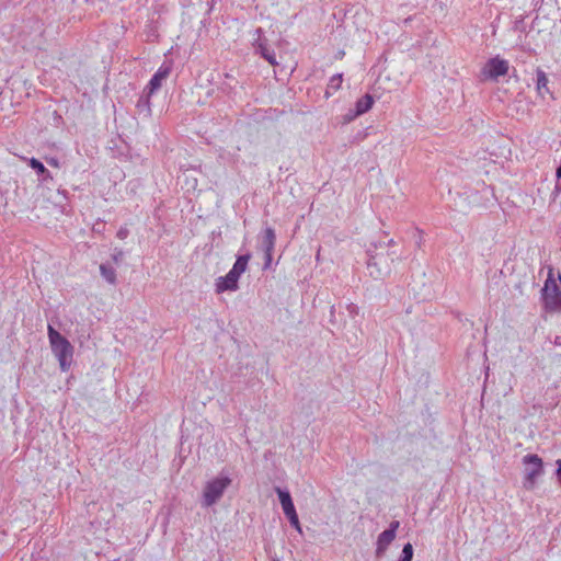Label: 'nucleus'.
I'll list each match as a JSON object with an SVG mask.
<instances>
[{"label": "nucleus", "instance_id": "obj_1", "mask_svg": "<svg viewBox=\"0 0 561 561\" xmlns=\"http://www.w3.org/2000/svg\"><path fill=\"white\" fill-rule=\"evenodd\" d=\"M48 340L53 354L58 359L60 369L66 373L70 369L73 357V346L50 324L47 328Z\"/></svg>", "mask_w": 561, "mask_h": 561}, {"label": "nucleus", "instance_id": "obj_2", "mask_svg": "<svg viewBox=\"0 0 561 561\" xmlns=\"http://www.w3.org/2000/svg\"><path fill=\"white\" fill-rule=\"evenodd\" d=\"M249 261V254L240 255L228 274L216 280V291L221 294L227 290H237L239 278L245 272Z\"/></svg>", "mask_w": 561, "mask_h": 561}, {"label": "nucleus", "instance_id": "obj_3", "mask_svg": "<svg viewBox=\"0 0 561 561\" xmlns=\"http://www.w3.org/2000/svg\"><path fill=\"white\" fill-rule=\"evenodd\" d=\"M543 300L546 308L551 311L561 310V275L554 277L553 270H549L543 287Z\"/></svg>", "mask_w": 561, "mask_h": 561}, {"label": "nucleus", "instance_id": "obj_4", "mask_svg": "<svg viewBox=\"0 0 561 561\" xmlns=\"http://www.w3.org/2000/svg\"><path fill=\"white\" fill-rule=\"evenodd\" d=\"M256 47L261 56L268 61L270 65H278L277 56L282 59V51L284 49V43L280 39L270 42L267 37H259Z\"/></svg>", "mask_w": 561, "mask_h": 561}, {"label": "nucleus", "instance_id": "obj_5", "mask_svg": "<svg viewBox=\"0 0 561 561\" xmlns=\"http://www.w3.org/2000/svg\"><path fill=\"white\" fill-rule=\"evenodd\" d=\"M230 482L231 480L227 477L216 478L207 482L203 492L204 505L211 506L215 504L221 497Z\"/></svg>", "mask_w": 561, "mask_h": 561}, {"label": "nucleus", "instance_id": "obj_6", "mask_svg": "<svg viewBox=\"0 0 561 561\" xmlns=\"http://www.w3.org/2000/svg\"><path fill=\"white\" fill-rule=\"evenodd\" d=\"M510 69L508 61L499 56L489 59L481 69L482 80H497L507 75Z\"/></svg>", "mask_w": 561, "mask_h": 561}, {"label": "nucleus", "instance_id": "obj_7", "mask_svg": "<svg viewBox=\"0 0 561 561\" xmlns=\"http://www.w3.org/2000/svg\"><path fill=\"white\" fill-rule=\"evenodd\" d=\"M523 463L525 465V486L531 489L542 473V460L537 455H526L523 458Z\"/></svg>", "mask_w": 561, "mask_h": 561}, {"label": "nucleus", "instance_id": "obj_8", "mask_svg": "<svg viewBox=\"0 0 561 561\" xmlns=\"http://www.w3.org/2000/svg\"><path fill=\"white\" fill-rule=\"evenodd\" d=\"M351 11H346L343 14L342 24L337 27V33L341 35L345 33L346 35H352L355 33H359L362 30L357 25L358 21L363 20V15L359 12H355L354 14H350Z\"/></svg>", "mask_w": 561, "mask_h": 561}, {"label": "nucleus", "instance_id": "obj_9", "mask_svg": "<svg viewBox=\"0 0 561 561\" xmlns=\"http://www.w3.org/2000/svg\"><path fill=\"white\" fill-rule=\"evenodd\" d=\"M369 273L373 277H382L390 272L388 255L378 253L368 262Z\"/></svg>", "mask_w": 561, "mask_h": 561}, {"label": "nucleus", "instance_id": "obj_10", "mask_svg": "<svg viewBox=\"0 0 561 561\" xmlns=\"http://www.w3.org/2000/svg\"><path fill=\"white\" fill-rule=\"evenodd\" d=\"M172 70L171 64H163L159 67L157 72L153 75L151 80L147 85L148 96L152 95L156 91H158L162 83L168 79Z\"/></svg>", "mask_w": 561, "mask_h": 561}, {"label": "nucleus", "instance_id": "obj_11", "mask_svg": "<svg viewBox=\"0 0 561 561\" xmlns=\"http://www.w3.org/2000/svg\"><path fill=\"white\" fill-rule=\"evenodd\" d=\"M399 527V522H392L390 525V528L382 531L377 540V554L383 553L388 546L396 538V530Z\"/></svg>", "mask_w": 561, "mask_h": 561}, {"label": "nucleus", "instance_id": "obj_12", "mask_svg": "<svg viewBox=\"0 0 561 561\" xmlns=\"http://www.w3.org/2000/svg\"><path fill=\"white\" fill-rule=\"evenodd\" d=\"M548 82L549 80L547 75L541 69H537L536 90L540 96H543L546 93H550Z\"/></svg>", "mask_w": 561, "mask_h": 561}, {"label": "nucleus", "instance_id": "obj_13", "mask_svg": "<svg viewBox=\"0 0 561 561\" xmlns=\"http://www.w3.org/2000/svg\"><path fill=\"white\" fill-rule=\"evenodd\" d=\"M275 232L272 228H267L264 231V243H265V252L267 260L271 261L272 252L275 245Z\"/></svg>", "mask_w": 561, "mask_h": 561}, {"label": "nucleus", "instance_id": "obj_14", "mask_svg": "<svg viewBox=\"0 0 561 561\" xmlns=\"http://www.w3.org/2000/svg\"><path fill=\"white\" fill-rule=\"evenodd\" d=\"M374 104V99L370 94H366L356 102V115H362L368 112Z\"/></svg>", "mask_w": 561, "mask_h": 561}, {"label": "nucleus", "instance_id": "obj_15", "mask_svg": "<svg viewBox=\"0 0 561 561\" xmlns=\"http://www.w3.org/2000/svg\"><path fill=\"white\" fill-rule=\"evenodd\" d=\"M342 81H343V77L341 73L331 77V79L328 83L327 92H325L327 95L329 96L332 93L336 92L341 88Z\"/></svg>", "mask_w": 561, "mask_h": 561}, {"label": "nucleus", "instance_id": "obj_16", "mask_svg": "<svg viewBox=\"0 0 561 561\" xmlns=\"http://www.w3.org/2000/svg\"><path fill=\"white\" fill-rule=\"evenodd\" d=\"M100 271H101V274L102 276L110 283V284H114L115 283V279H116V273L114 271V268L112 267H107L105 265H101L100 266Z\"/></svg>", "mask_w": 561, "mask_h": 561}, {"label": "nucleus", "instance_id": "obj_17", "mask_svg": "<svg viewBox=\"0 0 561 561\" xmlns=\"http://www.w3.org/2000/svg\"><path fill=\"white\" fill-rule=\"evenodd\" d=\"M413 558V547L411 543H407L403 547L402 556L398 561H412Z\"/></svg>", "mask_w": 561, "mask_h": 561}, {"label": "nucleus", "instance_id": "obj_18", "mask_svg": "<svg viewBox=\"0 0 561 561\" xmlns=\"http://www.w3.org/2000/svg\"><path fill=\"white\" fill-rule=\"evenodd\" d=\"M30 165H31L34 170H36V171H37V173H39V174H44V173H46V172H47V170H46V168L44 167V164H43L39 160H37V159H35V158L30 159Z\"/></svg>", "mask_w": 561, "mask_h": 561}, {"label": "nucleus", "instance_id": "obj_19", "mask_svg": "<svg viewBox=\"0 0 561 561\" xmlns=\"http://www.w3.org/2000/svg\"><path fill=\"white\" fill-rule=\"evenodd\" d=\"M278 497L280 501L282 506L293 503L290 494L288 492L282 491L280 489H277Z\"/></svg>", "mask_w": 561, "mask_h": 561}, {"label": "nucleus", "instance_id": "obj_20", "mask_svg": "<svg viewBox=\"0 0 561 561\" xmlns=\"http://www.w3.org/2000/svg\"><path fill=\"white\" fill-rule=\"evenodd\" d=\"M291 526L299 533V534H302V528L300 526V523H299V518H298V515L297 513L293 516H289L288 517Z\"/></svg>", "mask_w": 561, "mask_h": 561}, {"label": "nucleus", "instance_id": "obj_21", "mask_svg": "<svg viewBox=\"0 0 561 561\" xmlns=\"http://www.w3.org/2000/svg\"><path fill=\"white\" fill-rule=\"evenodd\" d=\"M283 511H284V514L289 517V516H293L296 514V510H295V506H294V503H290L287 505H283Z\"/></svg>", "mask_w": 561, "mask_h": 561}, {"label": "nucleus", "instance_id": "obj_22", "mask_svg": "<svg viewBox=\"0 0 561 561\" xmlns=\"http://www.w3.org/2000/svg\"><path fill=\"white\" fill-rule=\"evenodd\" d=\"M558 478L561 482V460H558V471H557Z\"/></svg>", "mask_w": 561, "mask_h": 561}, {"label": "nucleus", "instance_id": "obj_23", "mask_svg": "<svg viewBox=\"0 0 561 561\" xmlns=\"http://www.w3.org/2000/svg\"><path fill=\"white\" fill-rule=\"evenodd\" d=\"M557 176L561 179V165L557 169Z\"/></svg>", "mask_w": 561, "mask_h": 561}, {"label": "nucleus", "instance_id": "obj_24", "mask_svg": "<svg viewBox=\"0 0 561 561\" xmlns=\"http://www.w3.org/2000/svg\"><path fill=\"white\" fill-rule=\"evenodd\" d=\"M256 34H257V35H261V28H257V30H256Z\"/></svg>", "mask_w": 561, "mask_h": 561}, {"label": "nucleus", "instance_id": "obj_25", "mask_svg": "<svg viewBox=\"0 0 561 561\" xmlns=\"http://www.w3.org/2000/svg\"><path fill=\"white\" fill-rule=\"evenodd\" d=\"M275 561H278V560H275Z\"/></svg>", "mask_w": 561, "mask_h": 561}]
</instances>
